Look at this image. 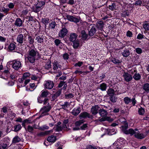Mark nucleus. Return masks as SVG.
Listing matches in <instances>:
<instances>
[{
    "label": "nucleus",
    "instance_id": "1",
    "mask_svg": "<svg viewBox=\"0 0 149 149\" xmlns=\"http://www.w3.org/2000/svg\"><path fill=\"white\" fill-rule=\"evenodd\" d=\"M128 124L126 121L124 122V125L122 126L123 130L126 134H130L132 135H134L135 137L138 139H142L144 138L146 136L142 133H141L139 132L137 129H135L134 130L132 128L128 130L126 129L128 128Z\"/></svg>",
    "mask_w": 149,
    "mask_h": 149
},
{
    "label": "nucleus",
    "instance_id": "2",
    "mask_svg": "<svg viewBox=\"0 0 149 149\" xmlns=\"http://www.w3.org/2000/svg\"><path fill=\"white\" fill-rule=\"evenodd\" d=\"M51 108V106L49 104V103H48L47 106L43 107L40 110V111L41 114L40 117L48 115L49 113L48 112L50 111Z\"/></svg>",
    "mask_w": 149,
    "mask_h": 149
},
{
    "label": "nucleus",
    "instance_id": "3",
    "mask_svg": "<svg viewBox=\"0 0 149 149\" xmlns=\"http://www.w3.org/2000/svg\"><path fill=\"white\" fill-rule=\"evenodd\" d=\"M45 4L44 1H40L37 3L35 7H33V11L35 13L40 11L42 9V6Z\"/></svg>",
    "mask_w": 149,
    "mask_h": 149
},
{
    "label": "nucleus",
    "instance_id": "4",
    "mask_svg": "<svg viewBox=\"0 0 149 149\" xmlns=\"http://www.w3.org/2000/svg\"><path fill=\"white\" fill-rule=\"evenodd\" d=\"M39 58L34 56L28 54H26L25 56L26 60L28 62H29L31 63H34L36 60H38Z\"/></svg>",
    "mask_w": 149,
    "mask_h": 149
},
{
    "label": "nucleus",
    "instance_id": "5",
    "mask_svg": "<svg viewBox=\"0 0 149 149\" xmlns=\"http://www.w3.org/2000/svg\"><path fill=\"white\" fill-rule=\"evenodd\" d=\"M61 65L57 61H54L53 63V72L54 73H57L61 69Z\"/></svg>",
    "mask_w": 149,
    "mask_h": 149
},
{
    "label": "nucleus",
    "instance_id": "6",
    "mask_svg": "<svg viewBox=\"0 0 149 149\" xmlns=\"http://www.w3.org/2000/svg\"><path fill=\"white\" fill-rule=\"evenodd\" d=\"M68 33L67 29L65 28L64 25H62V29L59 31L58 33L59 37L63 38Z\"/></svg>",
    "mask_w": 149,
    "mask_h": 149
},
{
    "label": "nucleus",
    "instance_id": "7",
    "mask_svg": "<svg viewBox=\"0 0 149 149\" xmlns=\"http://www.w3.org/2000/svg\"><path fill=\"white\" fill-rule=\"evenodd\" d=\"M28 54L36 57L40 58L41 55L38 53V51L35 50L34 49H30Z\"/></svg>",
    "mask_w": 149,
    "mask_h": 149
},
{
    "label": "nucleus",
    "instance_id": "8",
    "mask_svg": "<svg viewBox=\"0 0 149 149\" xmlns=\"http://www.w3.org/2000/svg\"><path fill=\"white\" fill-rule=\"evenodd\" d=\"M45 88L48 89H52L54 86L53 81L48 80L45 81L44 85Z\"/></svg>",
    "mask_w": 149,
    "mask_h": 149
},
{
    "label": "nucleus",
    "instance_id": "9",
    "mask_svg": "<svg viewBox=\"0 0 149 149\" xmlns=\"http://www.w3.org/2000/svg\"><path fill=\"white\" fill-rule=\"evenodd\" d=\"M12 67L15 70H18L21 66V62L15 60L13 61Z\"/></svg>",
    "mask_w": 149,
    "mask_h": 149
},
{
    "label": "nucleus",
    "instance_id": "10",
    "mask_svg": "<svg viewBox=\"0 0 149 149\" xmlns=\"http://www.w3.org/2000/svg\"><path fill=\"white\" fill-rule=\"evenodd\" d=\"M100 108L97 105L93 106L91 109V111L93 115H95L98 113Z\"/></svg>",
    "mask_w": 149,
    "mask_h": 149
},
{
    "label": "nucleus",
    "instance_id": "11",
    "mask_svg": "<svg viewBox=\"0 0 149 149\" xmlns=\"http://www.w3.org/2000/svg\"><path fill=\"white\" fill-rule=\"evenodd\" d=\"M26 36L25 35H23L22 34H19L17 38V42L20 44H22L24 41H25V39Z\"/></svg>",
    "mask_w": 149,
    "mask_h": 149
},
{
    "label": "nucleus",
    "instance_id": "12",
    "mask_svg": "<svg viewBox=\"0 0 149 149\" xmlns=\"http://www.w3.org/2000/svg\"><path fill=\"white\" fill-rule=\"evenodd\" d=\"M123 76L124 80L127 82L130 81L132 79V75L127 72H124Z\"/></svg>",
    "mask_w": 149,
    "mask_h": 149
},
{
    "label": "nucleus",
    "instance_id": "13",
    "mask_svg": "<svg viewBox=\"0 0 149 149\" xmlns=\"http://www.w3.org/2000/svg\"><path fill=\"white\" fill-rule=\"evenodd\" d=\"M30 76V74L29 72H25L23 74L22 77L19 79V81L20 84L23 83L24 80L28 79Z\"/></svg>",
    "mask_w": 149,
    "mask_h": 149
},
{
    "label": "nucleus",
    "instance_id": "14",
    "mask_svg": "<svg viewBox=\"0 0 149 149\" xmlns=\"http://www.w3.org/2000/svg\"><path fill=\"white\" fill-rule=\"evenodd\" d=\"M37 128V125L35 124L33 125L32 126L30 125H28L27 128L25 127V129L26 131H27L30 133H33V132L34 129H36Z\"/></svg>",
    "mask_w": 149,
    "mask_h": 149
},
{
    "label": "nucleus",
    "instance_id": "15",
    "mask_svg": "<svg viewBox=\"0 0 149 149\" xmlns=\"http://www.w3.org/2000/svg\"><path fill=\"white\" fill-rule=\"evenodd\" d=\"M66 17L68 20L71 22L77 23L79 22V21L78 19L72 16L68 15H67Z\"/></svg>",
    "mask_w": 149,
    "mask_h": 149
},
{
    "label": "nucleus",
    "instance_id": "16",
    "mask_svg": "<svg viewBox=\"0 0 149 149\" xmlns=\"http://www.w3.org/2000/svg\"><path fill=\"white\" fill-rule=\"evenodd\" d=\"M23 22L20 18H17L14 23V25L17 27H21L22 25Z\"/></svg>",
    "mask_w": 149,
    "mask_h": 149
},
{
    "label": "nucleus",
    "instance_id": "17",
    "mask_svg": "<svg viewBox=\"0 0 149 149\" xmlns=\"http://www.w3.org/2000/svg\"><path fill=\"white\" fill-rule=\"evenodd\" d=\"M104 26V24L102 21H97L96 24V27L99 30H102Z\"/></svg>",
    "mask_w": 149,
    "mask_h": 149
},
{
    "label": "nucleus",
    "instance_id": "18",
    "mask_svg": "<svg viewBox=\"0 0 149 149\" xmlns=\"http://www.w3.org/2000/svg\"><path fill=\"white\" fill-rule=\"evenodd\" d=\"M77 35L75 33H72L70 34L69 37V39L71 42L74 41L76 39Z\"/></svg>",
    "mask_w": 149,
    "mask_h": 149
},
{
    "label": "nucleus",
    "instance_id": "19",
    "mask_svg": "<svg viewBox=\"0 0 149 149\" xmlns=\"http://www.w3.org/2000/svg\"><path fill=\"white\" fill-rule=\"evenodd\" d=\"M96 30L95 28V25L93 26L90 31H89V35L90 36H93L95 33Z\"/></svg>",
    "mask_w": 149,
    "mask_h": 149
},
{
    "label": "nucleus",
    "instance_id": "20",
    "mask_svg": "<svg viewBox=\"0 0 149 149\" xmlns=\"http://www.w3.org/2000/svg\"><path fill=\"white\" fill-rule=\"evenodd\" d=\"M56 136L53 135H51L48 137L47 140L49 142L54 143L56 140Z\"/></svg>",
    "mask_w": 149,
    "mask_h": 149
},
{
    "label": "nucleus",
    "instance_id": "21",
    "mask_svg": "<svg viewBox=\"0 0 149 149\" xmlns=\"http://www.w3.org/2000/svg\"><path fill=\"white\" fill-rule=\"evenodd\" d=\"M81 109L80 107L74 108L72 111V113L74 116H77L81 112Z\"/></svg>",
    "mask_w": 149,
    "mask_h": 149
},
{
    "label": "nucleus",
    "instance_id": "22",
    "mask_svg": "<svg viewBox=\"0 0 149 149\" xmlns=\"http://www.w3.org/2000/svg\"><path fill=\"white\" fill-rule=\"evenodd\" d=\"M79 117L80 118H84L86 117L90 118L91 117V116H90L88 112H84L80 113L79 115Z\"/></svg>",
    "mask_w": 149,
    "mask_h": 149
},
{
    "label": "nucleus",
    "instance_id": "23",
    "mask_svg": "<svg viewBox=\"0 0 149 149\" xmlns=\"http://www.w3.org/2000/svg\"><path fill=\"white\" fill-rule=\"evenodd\" d=\"M122 55L124 57H127L130 55V52L129 50L127 49H125L121 52Z\"/></svg>",
    "mask_w": 149,
    "mask_h": 149
},
{
    "label": "nucleus",
    "instance_id": "24",
    "mask_svg": "<svg viewBox=\"0 0 149 149\" xmlns=\"http://www.w3.org/2000/svg\"><path fill=\"white\" fill-rule=\"evenodd\" d=\"M99 113L100 116L102 117L106 116L107 114V111L103 109H100L99 111Z\"/></svg>",
    "mask_w": 149,
    "mask_h": 149
},
{
    "label": "nucleus",
    "instance_id": "25",
    "mask_svg": "<svg viewBox=\"0 0 149 149\" xmlns=\"http://www.w3.org/2000/svg\"><path fill=\"white\" fill-rule=\"evenodd\" d=\"M21 139L18 136H15L13 139L12 143L13 144H15L20 141Z\"/></svg>",
    "mask_w": 149,
    "mask_h": 149
},
{
    "label": "nucleus",
    "instance_id": "26",
    "mask_svg": "<svg viewBox=\"0 0 149 149\" xmlns=\"http://www.w3.org/2000/svg\"><path fill=\"white\" fill-rule=\"evenodd\" d=\"M116 91L111 88H109L107 91V94L110 96H111L114 95Z\"/></svg>",
    "mask_w": 149,
    "mask_h": 149
},
{
    "label": "nucleus",
    "instance_id": "27",
    "mask_svg": "<svg viewBox=\"0 0 149 149\" xmlns=\"http://www.w3.org/2000/svg\"><path fill=\"white\" fill-rule=\"evenodd\" d=\"M142 26L145 31L149 30V22H145L143 24Z\"/></svg>",
    "mask_w": 149,
    "mask_h": 149
},
{
    "label": "nucleus",
    "instance_id": "28",
    "mask_svg": "<svg viewBox=\"0 0 149 149\" xmlns=\"http://www.w3.org/2000/svg\"><path fill=\"white\" fill-rule=\"evenodd\" d=\"M81 37L83 40H85L87 38L88 35L86 33L85 31H81Z\"/></svg>",
    "mask_w": 149,
    "mask_h": 149
},
{
    "label": "nucleus",
    "instance_id": "29",
    "mask_svg": "<svg viewBox=\"0 0 149 149\" xmlns=\"http://www.w3.org/2000/svg\"><path fill=\"white\" fill-rule=\"evenodd\" d=\"M142 88L146 92L148 93L149 92V84L146 83L144 84Z\"/></svg>",
    "mask_w": 149,
    "mask_h": 149
},
{
    "label": "nucleus",
    "instance_id": "30",
    "mask_svg": "<svg viewBox=\"0 0 149 149\" xmlns=\"http://www.w3.org/2000/svg\"><path fill=\"white\" fill-rule=\"evenodd\" d=\"M33 122H31V120H29L28 119H26L24 120L23 122L22 123V125L25 128V124H33Z\"/></svg>",
    "mask_w": 149,
    "mask_h": 149
},
{
    "label": "nucleus",
    "instance_id": "31",
    "mask_svg": "<svg viewBox=\"0 0 149 149\" xmlns=\"http://www.w3.org/2000/svg\"><path fill=\"white\" fill-rule=\"evenodd\" d=\"M16 47L15 44L13 43H10L8 47V49L9 50L12 51L15 50Z\"/></svg>",
    "mask_w": 149,
    "mask_h": 149
},
{
    "label": "nucleus",
    "instance_id": "32",
    "mask_svg": "<svg viewBox=\"0 0 149 149\" xmlns=\"http://www.w3.org/2000/svg\"><path fill=\"white\" fill-rule=\"evenodd\" d=\"M3 82L7 85L8 86H13L14 84V83L12 81H8L6 79H4L3 81Z\"/></svg>",
    "mask_w": 149,
    "mask_h": 149
},
{
    "label": "nucleus",
    "instance_id": "33",
    "mask_svg": "<svg viewBox=\"0 0 149 149\" xmlns=\"http://www.w3.org/2000/svg\"><path fill=\"white\" fill-rule=\"evenodd\" d=\"M133 78L135 80H139L141 79V76L139 73H135L133 76Z\"/></svg>",
    "mask_w": 149,
    "mask_h": 149
},
{
    "label": "nucleus",
    "instance_id": "34",
    "mask_svg": "<svg viewBox=\"0 0 149 149\" xmlns=\"http://www.w3.org/2000/svg\"><path fill=\"white\" fill-rule=\"evenodd\" d=\"M107 88V84L105 83H102L100 85V88L102 91H106Z\"/></svg>",
    "mask_w": 149,
    "mask_h": 149
},
{
    "label": "nucleus",
    "instance_id": "35",
    "mask_svg": "<svg viewBox=\"0 0 149 149\" xmlns=\"http://www.w3.org/2000/svg\"><path fill=\"white\" fill-rule=\"evenodd\" d=\"M49 92L47 91L42 90L41 91V94L40 96L42 97H45L49 94Z\"/></svg>",
    "mask_w": 149,
    "mask_h": 149
},
{
    "label": "nucleus",
    "instance_id": "36",
    "mask_svg": "<svg viewBox=\"0 0 149 149\" xmlns=\"http://www.w3.org/2000/svg\"><path fill=\"white\" fill-rule=\"evenodd\" d=\"M138 113L140 115H143L145 113L144 109L142 107H140L139 109Z\"/></svg>",
    "mask_w": 149,
    "mask_h": 149
},
{
    "label": "nucleus",
    "instance_id": "37",
    "mask_svg": "<svg viewBox=\"0 0 149 149\" xmlns=\"http://www.w3.org/2000/svg\"><path fill=\"white\" fill-rule=\"evenodd\" d=\"M85 121L84 120H79V121H76L75 123V125L76 126H80Z\"/></svg>",
    "mask_w": 149,
    "mask_h": 149
},
{
    "label": "nucleus",
    "instance_id": "38",
    "mask_svg": "<svg viewBox=\"0 0 149 149\" xmlns=\"http://www.w3.org/2000/svg\"><path fill=\"white\" fill-rule=\"evenodd\" d=\"M35 39L38 43H41L43 42V39L38 36H36Z\"/></svg>",
    "mask_w": 149,
    "mask_h": 149
},
{
    "label": "nucleus",
    "instance_id": "39",
    "mask_svg": "<svg viewBox=\"0 0 149 149\" xmlns=\"http://www.w3.org/2000/svg\"><path fill=\"white\" fill-rule=\"evenodd\" d=\"M21 128V126L20 124H18L15 125L14 127V131L15 132H17L20 130Z\"/></svg>",
    "mask_w": 149,
    "mask_h": 149
},
{
    "label": "nucleus",
    "instance_id": "40",
    "mask_svg": "<svg viewBox=\"0 0 149 149\" xmlns=\"http://www.w3.org/2000/svg\"><path fill=\"white\" fill-rule=\"evenodd\" d=\"M123 100L125 104H128L131 102V99L128 97H126L124 98Z\"/></svg>",
    "mask_w": 149,
    "mask_h": 149
},
{
    "label": "nucleus",
    "instance_id": "41",
    "mask_svg": "<svg viewBox=\"0 0 149 149\" xmlns=\"http://www.w3.org/2000/svg\"><path fill=\"white\" fill-rule=\"evenodd\" d=\"M9 10L8 8H6L4 7H0V11L1 12H3L6 13H7Z\"/></svg>",
    "mask_w": 149,
    "mask_h": 149
},
{
    "label": "nucleus",
    "instance_id": "42",
    "mask_svg": "<svg viewBox=\"0 0 149 149\" xmlns=\"http://www.w3.org/2000/svg\"><path fill=\"white\" fill-rule=\"evenodd\" d=\"M110 100L111 102L113 103L116 102L117 100V98L116 96L112 95L110 96Z\"/></svg>",
    "mask_w": 149,
    "mask_h": 149
},
{
    "label": "nucleus",
    "instance_id": "43",
    "mask_svg": "<svg viewBox=\"0 0 149 149\" xmlns=\"http://www.w3.org/2000/svg\"><path fill=\"white\" fill-rule=\"evenodd\" d=\"M30 80L29 79H25L23 83H22V84L21 85L22 87H24L30 81Z\"/></svg>",
    "mask_w": 149,
    "mask_h": 149
},
{
    "label": "nucleus",
    "instance_id": "44",
    "mask_svg": "<svg viewBox=\"0 0 149 149\" xmlns=\"http://www.w3.org/2000/svg\"><path fill=\"white\" fill-rule=\"evenodd\" d=\"M73 42V47L74 49L77 48L79 46V43L78 41L76 40Z\"/></svg>",
    "mask_w": 149,
    "mask_h": 149
},
{
    "label": "nucleus",
    "instance_id": "45",
    "mask_svg": "<svg viewBox=\"0 0 149 149\" xmlns=\"http://www.w3.org/2000/svg\"><path fill=\"white\" fill-rule=\"evenodd\" d=\"M109 8L110 10H114L116 9V6L115 3H112L111 5H109Z\"/></svg>",
    "mask_w": 149,
    "mask_h": 149
},
{
    "label": "nucleus",
    "instance_id": "46",
    "mask_svg": "<svg viewBox=\"0 0 149 149\" xmlns=\"http://www.w3.org/2000/svg\"><path fill=\"white\" fill-rule=\"evenodd\" d=\"M56 26V23L55 22H53L49 24V28L50 29H54Z\"/></svg>",
    "mask_w": 149,
    "mask_h": 149
},
{
    "label": "nucleus",
    "instance_id": "47",
    "mask_svg": "<svg viewBox=\"0 0 149 149\" xmlns=\"http://www.w3.org/2000/svg\"><path fill=\"white\" fill-rule=\"evenodd\" d=\"M45 69L48 70L51 68L50 62H47L44 66Z\"/></svg>",
    "mask_w": 149,
    "mask_h": 149
},
{
    "label": "nucleus",
    "instance_id": "48",
    "mask_svg": "<svg viewBox=\"0 0 149 149\" xmlns=\"http://www.w3.org/2000/svg\"><path fill=\"white\" fill-rule=\"evenodd\" d=\"M49 19L47 18H43L42 19L41 21L44 24H46L49 23Z\"/></svg>",
    "mask_w": 149,
    "mask_h": 149
},
{
    "label": "nucleus",
    "instance_id": "49",
    "mask_svg": "<svg viewBox=\"0 0 149 149\" xmlns=\"http://www.w3.org/2000/svg\"><path fill=\"white\" fill-rule=\"evenodd\" d=\"M118 143V142L115 141L111 146V147H113L114 149L118 148L119 147Z\"/></svg>",
    "mask_w": 149,
    "mask_h": 149
},
{
    "label": "nucleus",
    "instance_id": "50",
    "mask_svg": "<svg viewBox=\"0 0 149 149\" xmlns=\"http://www.w3.org/2000/svg\"><path fill=\"white\" fill-rule=\"evenodd\" d=\"M74 97V95L72 93H70L68 94L65 95V97L67 99H68L72 98Z\"/></svg>",
    "mask_w": 149,
    "mask_h": 149
},
{
    "label": "nucleus",
    "instance_id": "51",
    "mask_svg": "<svg viewBox=\"0 0 149 149\" xmlns=\"http://www.w3.org/2000/svg\"><path fill=\"white\" fill-rule=\"evenodd\" d=\"M137 38L138 39H141L142 38H146V37L141 34L139 33L137 35Z\"/></svg>",
    "mask_w": 149,
    "mask_h": 149
},
{
    "label": "nucleus",
    "instance_id": "52",
    "mask_svg": "<svg viewBox=\"0 0 149 149\" xmlns=\"http://www.w3.org/2000/svg\"><path fill=\"white\" fill-rule=\"evenodd\" d=\"M54 43L56 46H58L59 45L62 43L61 42V41L58 39H56L55 40Z\"/></svg>",
    "mask_w": 149,
    "mask_h": 149
},
{
    "label": "nucleus",
    "instance_id": "53",
    "mask_svg": "<svg viewBox=\"0 0 149 149\" xmlns=\"http://www.w3.org/2000/svg\"><path fill=\"white\" fill-rule=\"evenodd\" d=\"M136 52L139 54H140L142 52V49L140 48H137L135 49Z\"/></svg>",
    "mask_w": 149,
    "mask_h": 149
},
{
    "label": "nucleus",
    "instance_id": "54",
    "mask_svg": "<svg viewBox=\"0 0 149 149\" xmlns=\"http://www.w3.org/2000/svg\"><path fill=\"white\" fill-rule=\"evenodd\" d=\"M63 57L64 60H68L69 58V55L67 53H65L63 54Z\"/></svg>",
    "mask_w": 149,
    "mask_h": 149
},
{
    "label": "nucleus",
    "instance_id": "55",
    "mask_svg": "<svg viewBox=\"0 0 149 149\" xmlns=\"http://www.w3.org/2000/svg\"><path fill=\"white\" fill-rule=\"evenodd\" d=\"M69 104L68 102H65L64 104L62 105H61L62 108L64 109H65L68 107V106L69 105Z\"/></svg>",
    "mask_w": 149,
    "mask_h": 149
},
{
    "label": "nucleus",
    "instance_id": "56",
    "mask_svg": "<svg viewBox=\"0 0 149 149\" xmlns=\"http://www.w3.org/2000/svg\"><path fill=\"white\" fill-rule=\"evenodd\" d=\"M87 149H97V148L94 146L88 145L86 147Z\"/></svg>",
    "mask_w": 149,
    "mask_h": 149
},
{
    "label": "nucleus",
    "instance_id": "57",
    "mask_svg": "<svg viewBox=\"0 0 149 149\" xmlns=\"http://www.w3.org/2000/svg\"><path fill=\"white\" fill-rule=\"evenodd\" d=\"M28 40L30 44H32L34 42V40L31 36L29 37Z\"/></svg>",
    "mask_w": 149,
    "mask_h": 149
},
{
    "label": "nucleus",
    "instance_id": "58",
    "mask_svg": "<svg viewBox=\"0 0 149 149\" xmlns=\"http://www.w3.org/2000/svg\"><path fill=\"white\" fill-rule=\"evenodd\" d=\"M42 97L41 96H40L38 97V101L39 103H42L43 102V99Z\"/></svg>",
    "mask_w": 149,
    "mask_h": 149
},
{
    "label": "nucleus",
    "instance_id": "59",
    "mask_svg": "<svg viewBox=\"0 0 149 149\" xmlns=\"http://www.w3.org/2000/svg\"><path fill=\"white\" fill-rule=\"evenodd\" d=\"M142 4V1L141 0H138L134 4L135 5H141Z\"/></svg>",
    "mask_w": 149,
    "mask_h": 149
},
{
    "label": "nucleus",
    "instance_id": "60",
    "mask_svg": "<svg viewBox=\"0 0 149 149\" xmlns=\"http://www.w3.org/2000/svg\"><path fill=\"white\" fill-rule=\"evenodd\" d=\"M61 90L60 89L58 90L57 92L54 94L57 97H58L61 95Z\"/></svg>",
    "mask_w": 149,
    "mask_h": 149
},
{
    "label": "nucleus",
    "instance_id": "61",
    "mask_svg": "<svg viewBox=\"0 0 149 149\" xmlns=\"http://www.w3.org/2000/svg\"><path fill=\"white\" fill-rule=\"evenodd\" d=\"M126 35L127 37H131L132 36V33L131 31H128L127 32Z\"/></svg>",
    "mask_w": 149,
    "mask_h": 149
},
{
    "label": "nucleus",
    "instance_id": "62",
    "mask_svg": "<svg viewBox=\"0 0 149 149\" xmlns=\"http://www.w3.org/2000/svg\"><path fill=\"white\" fill-rule=\"evenodd\" d=\"M65 83V82L62 81H61L58 85V87L59 88H61Z\"/></svg>",
    "mask_w": 149,
    "mask_h": 149
},
{
    "label": "nucleus",
    "instance_id": "63",
    "mask_svg": "<svg viewBox=\"0 0 149 149\" xmlns=\"http://www.w3.org/2000/svg\"><path fill=\"white\" fill-rule=\"evenodd\" d=\"M49 129V127L46 125H43L42 127H41L40 129L42 130H48Z\"/></svg>",
    "mask_w": 149,
    "mask_h": 149
},
{
    "label": "nucleus",
    "instance_id": "64",
    "mask_svg": "<svg viewBox=\"0 0 149 149\" xmlns=\"http://www.w3.org/2000/svg\"><path fill=\"white\" fill-rule=\"evenodd\" d=\"M62 127L61 126H58L56 127V131L57 132L62 131Z\"/></svg>",
    "mask_w": 149,
    "mask_h": 149
}]
</instances>
